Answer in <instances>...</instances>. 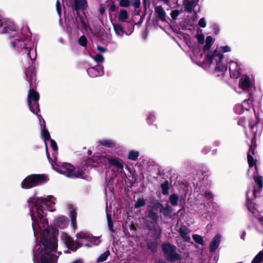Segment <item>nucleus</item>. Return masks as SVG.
<instances>
[{
    "label": "nucleus",
    "instance_id": "obj_1",
    "mask_svg": "<svg viewBox=\"0 0 263 263\" xmlns=\"http://www.w3.org/2000/svg\"><path fill=\"white\" fill-rule=\"evenodd\" d=\"M56 198L52 195L39 197L35 195L27 200L34 236L39 244L33 256L34 263H57L54 253L58 247V231L48 224L47 211L55 210Z\"/></svg>",
    "mask_w": 263,
    "mask_h": 263
},
{
    "label": "nucleus",
    "instance_id": "obj_2",
    "mask_svg": "<svg viewBox=\"0 0 263 263\" xmlns=\"http://www.w3.org/2000/svg\"><path fill=\"white\" fill-rule=\"evenodd\" d=\"M0 33L8 34L11 49L21 54H26L32 63L36 57V48L31 37V33L26 29L20 32L15 24L0 15Z\"/></svg>",
    "mask_w": 263,
    "mask_h": 263
},
{
    "label": "nucleus",
    "instance_id": "obj_3",
    "mask_svg": "<svg viewBox=\"0 0 263 263\" xmlns=\"http://www.w3.org/2000/svg\"><path fill=\"white\" fill-rule=\"evenodd\" d=\"M26 80L29 83L30 89L28 95V103L30 111L34 114H36L40 120L41 126V135L44 140L45 145H46L47 140H49L50 136L48 130L46 128L45 121L42 118L40 115L38 114L40 111L39 100L40 98L39 94L34 90L36 87V78L35 68L31 65L29 66L25 72Z\"/></svg>",
    "mask_w": 263,
    "mask_h": 263
},
{
    "label": "nucleus",
    "instance_id": "obj_4",
    "mask_svg": "<svg viewBox=\"0 0 263 263\" xmlns=\"http://www.w3.org/2000/svg\"><path fill=\"white\" fill-rule=\"evenodd\" d=\"M254 179L256 186L250 185L246 192V206L249 212V215L252 217V226H248L249 229L254 228L257 232L263 233V217L261 215L253 202V200L257 197L263 187V178L259 175H254Z\"/></svg>",
    "mask_w": 263,
    "mask_h": 263
},
{
    "label": "nucleus",
    "instance_id": "obj_5",
    "mask_svg": "<svg viewBox=\"0 0 263 263\" xmlns=\"http://www.w3.org/2000/svg\"><path fill=\"white\" fill-rule=\"evenodd\" d=\"M230 50V47L228 46H221L213 52H209L204 61L198 64L214 76L222 77L227 70V66L223 61V53Z\"/></svg>",
    "mask_w": 263,
    "mask_h": 263
},
{
    "label": "nucleus",
    "instance_id": "obj_6",
    "mask_svg": "<svg viewBox=\"0 0 263 263\" xmlns=\"http://www.w3.org/2000/svg\"><path fill=\"white\" fill-rule=\"evenodd\" d=\"M254 113L255 116L249 120V129L248 130L245 129V134L246 137L250 138L251 140V145L250 146L247 155L249 167L251 168L254 166L255 170H256V161L254 159L253 155H254L256 153L255 137L257 134L260 132L261 126L258 115L255 111Z\"/></svg>",
    "mask_w": 263,
    "mask_h": 263
},
{
    "label": "nucleus",
    "instance_id": "obj_7",
    "mask_svg": "<svg viewBox=\"0 0 263 263\" xmlns=\"http://www.w3.org/2000/svg\"><path fill=\"white\" fill-rule=\"evenodd\" d=\"M50 163L54 170L68 177L81 178L83 179H85L86 177V172L80 168L76 169L70 163H62L61 164H58L57 161L52 162Z\"/></svg>",
    "mask_w": 263,
    "mask_h": 263
},
{
    "label": "nucleus",
    "instance_id": "obj_8",
    "mask_svg": "<svg viewBox=\"0 0 263 263\" xmlns=\"http://www.w3.org/2000/svg\"><path fill=\"white\" fill-rule=\"evenodd\" d=\"M105 156H100L96 160L98 161L99 166L102 169H106L109 166H112L117 169V170L122 173L124 171V164L123 160L118 157L114 156L113 152Z\"/></svg>",
    "mask_w": 263,
    "mask_h": 263
},
{
    "label": "nucleus",
    "instance_id": "obj_9",
    "mask_svg": "<svg viewBox=\"0 0 263 263\" xmlns=\"http://www.w3.org/2000/svg\"><path fill=\"white\" fill-rule=\"evenodd\" d=\"M49 180L47 175L44 174H32L28 176L21 183V187L28 189L46 183Z\"/></svg>",
    "mask_w": 263,
    "mask_h": 263
},
{
    "label": "nucleus",
    "instance_id": "obj_10",
    "mask_svg": "<svg viewBox=\"0 0 263 263\" xmlns=\"http://www.w3.org/2000/svg\"><path fill=\"white\" fill-rule=\"evenodd\" d=\"M162 250L165 258L171 262H175L181 258V256L176 252V247L170 243H164L162 245Z\"/></svg>",
    "mask_w": 263,
    "mask_h": 263
},
{
    "label": "nucleus",
    "instance_id": "obj_11",
    "mask_svg": "<svg viewBox=\"0 0 263 263\" xmlns=\"http://www.w3.org/2000/svg\"><path fill=\"white\" fill-rule=\"evenodd\" d=\"M239 87L243 92H247L249 96L252 95L255 90V87L250 77L247 75L242 76L240 79Z\"/></svg>",
    "mask_w": 263,
    "mask_h": 263
},
{
    "label": "nucleus",
    "instance_id": "obj_12",
    "mask_svg": "<svg viewBox=\"0 0 263 263\" xmlns=\"http://www.w3.org/2000/svg\"><path fill=\"white\" fill-rule=\"evenodd\" d=\"M253 98L252 95L249 96L248 99L245 100L241 104L237 105L235 107V111L236 114H241L245 111L249 110L253 106Z\"/></svg>",
    "mask_w": 263,
    "mask_h": 263
},
{
    "label": "nucleus",
    "instance_id": "obj_13",
    "mask_svg": "<svg viewBox=\"0 0 263 263\" xmlns=\"http://www.w3.org/2000/svg\"><path fill=\"white\" fill-rule=\"evenodd\" d=\"M61 238L65 245L72 251H76L78 248L81 246L79 243L75 242L71 237L64 232L62 233Z\"/></svg>",
    "mask_w": 263,
    "mask_h": 263
},
{
    "label": "nucleus",
    "instance_id": "obj_14",
    "mask_svg": "<svg viewBox=\"0 0 263 263\" xmlns=\"http://www.w3.org/2000/svg\"><path fill=\"white\" fill-rule=\"evenodd\" d=\"M50 146L51 147L53 152L52 153V157H50L49 153L48 152L47 144L46 145V153L47 158L50 163L57 161L58 157V147L57 143L53 139H50Z\"/></svg>",
    "mask_w": 263,
    "mask_h": 263
},
{
    "label": "nucleus",
    "instance_id": "obj_15",
    "mask_svg": "<svg viewBox=\"0 0 263 263\" xmlns=\"http://www.w3.org/2000/svg\"><path fill=\"white\" fill-rule=\"evenodd\" d=\"M70 6L73 11L83 10L87 8L86 0H69Z\"/></svg>",
    "mask_w": 263,
    "mask_h": 263
},
{
    "label": "nucleus",
    "instance_id": "obj_16",
    "mask_svg": "<svg viewBox=\"0 0 263 263\" xmlns=\"http://www.w3.org/2000/svg\"><path fill=\"white\" fill-rule=\"evenodd\" d=\"M229 71L232 78H237L240 74V67L237 62L230 61L229 62Z\"/></svg>",
    "mask_w": 263,
    "mask_h": 263
},
{
    "label": "nucleus",
    "instance_id": "obj_17",
    "mask_svg": "<svg viewBox=\"0 0 263 263\" xmlns=\"http://www.w3.org/2000/svg\"><path fill=\"white\" fill-rule=\"evenodd\" d=\"M88 74L92 78L101 76L103 74V68L101 65H97L89 68L87 70Z\"/></svg>",
    "mask_w": 263,
    "mask_h": 263
},
{
    "label": "nucleus",
    "instance_id": "obj_18",
    "mask_svg": "<svg viewBox=\"0 0 263 263\" xmlns=\"http://www.w3.org/2000/svg\"><path fill=\"white\" fill-rule=\"evenodd\" d=\"M54 225L60 229H64L68 226V220L66 217L60 216L54 220Z\"/></svg>",
    "mask_w": 263,
    "mask_h": 263
},
{
    "label": "nucleus",
    "instance_id": "obj_19",
    "mask_svg": "<svg viewBox=\"0 0 263 263\" xmlns=\"http://www.w3.org/2000/svg\"><path fill=\"white\" fill-rule=\"evenodd\" d=\"M180 236L184 241L189 242L191 240L190 230L185 226H181L179 229Z\"/></svg>",
    "mask_w": 263,
    "mask_h": 263
},
{
    "label": "nucleus",
    "instance_id": "obj_20",
    "mask_svg": "<svg viewBox=\"0 0 263 263\" xmlns=\"http://www.w3.org/2000/svg\"><path fill=\"white\" fill-rule=\"evenodd\" d=\"M199 1V0H184L183 1V5L184 6L185 11L189 13L192 12Z\"/></svg>",
    "mask_w": 263,
    "mask_h": 263
},
{
    "label": "nucleus",
    "instance_id": "obj_21",
    "mask_svg": "<svg viewBox=\"0 0 263 263\" xmlns=\"http://www.w3.org/2000/svg\"><path fill=\"white\" fill-rule=\"evenodd\" d=\"M221 241V236L219 234L216 235L212 239L210 246L209 250L211 252H214L219 247Z\"/></svg>",
    "mask_w": 263,
    "mask_h": 263
},
{
    "label": "nucleus",
    "instance_id": "obj_22",
    "mask_svg": "<svg viewBox=\"0 0 263 263\" xmlns=\"http://www.w3.org/2000/svg\"><path fill=\"white\" fill-rule=\"evenodd\" d=\"M98 143L99 145L108 148H116L117 146L116 142L111 139H100Z\"/></svg>",
    "mask_w": 263,
    "mask_h": 263
},
{
    "label": "nucleus",
    "instance_id": "obj_23",
    "mask_svg": "<svg viewBox=\"0 0 263 263\" xmlns=\"http://www.w3.org/2000/svg\"><path fill=\"white\" fill-rule=\"evenodd\" d=\"M156 119L157 113L155 111H151L146 114L145 120L148 125H155L157 126L156 124H154Z\"/></svg>",
    "mask_w": 263,
    "mask_h": 263
},
{
    "label": "nucleus",
    "instance_id": "obj_24",
    "mask_svg": "<svg viewBox=\"0 0 263 263\" xmlns=\"http://www.w3.org/2000/svg\"><path fill=\"white\" fill-rule=\"evenodd\" d=\"M114 31L116 35L118 37H122L124 34L129 35V34L125 33L122 26L119 23H112Z\"/></svg>",
    "mask_w": 263,
    "mask_h": 263
},
{
    "label": "nucleus",
    "instance_id": "obj_25",
    "mask_svg": "<svg viewBox=\"0 0 263 263\" xmlns=\"http://www.w3.org/2000/svg\"><path fill=\"white\" fill-rule=\"evenodd\" d=\"M77 238L78 240H86L88 242L89 239H93L96 240H97V242L96 243H100V240L99 239V237H93L89 236L87 233H84V232H80L77 234Z\"/></svg>",
    "mask_w": 263,
    "mask_h": 263
},
{
    "label": "nucleus",
    "instance_id": "obj_26",
    "mask_svg": "<svg viewBox=\"0 0 263 263\" xmlns=\"http://www.w3.org/2000/svg\"><path fill=\"white\" fill-rule=\"evenodd\" d=\"M157 17L162 22L166 21V13L162 6H156L155 8Z\"/></svg>",
    "mask_w": 263,
    "mask_h": 263
},
{
    "label": "nucleus",
    "instance_id": "obj_27",
    "mask_svg": "<svg viewBox=\"0 0 263 263\" xmlns=\"http://www.w3.org/2000/svg\"><path fill=\"white\" fill-rule=\"evenodd\" d=\"M79 20L80 21V23L76 24L77 29H79L81 28V29L87 31L90 29V27L86 20L83 16H80Z\"/></svg>",
    "mask_w": 263,
    "mask_h": 263
},
{
    "label": "nucleus",
    "instance_id": "obj_28",
    "mask_svg": "<svg viewBox=\"0 0 263 263\" xmlns=\"http://www.w3.org/2000/svg\"><path fill=\"white\" fill-rule=\"evenodd\" d=\"M148 227L149 230L154 231L153 237L155 239H157L160 237L162 231L161 229L158 226H156L155 224H153V227L148 226Z\"/></svg>",
    "mask_w": 263,
    "mask_h": 263
},
{
    "label": "nucleus",
    "instance_id": "obj_29",
    "mask_svg": "<svg viewBox=\"0 0 263 263\" xmlns=\"http://www.w3.org/2000/svg\"><path fill=\"white\" fill-rule=\"evenodd\" d=\"M70 217L71 219V225L73 230H76L77 228V213L74 209H71L70 211Z\"/></svg>",
    "mask_w": 263,
    "mask_h": 263
},
{
    "label": "nucleus",
    "instance_id": "obj_30",
    "mask_svg": "<svg viewBox=\"0 0 263 263\" xmlns=\"http://www.w3.org/2000/svg\"><path fill=\"white\" fill-rule=\"evenodd\" d=\"M140 155V153L138 151L130 150L127 154V158L131 161H136L138 159Z\"/></svg>",
    "mask_w": 263,
    "mask_h": 263
},
{
    "label": "nucleus",
    "instance_id": "obj_31",
    "mask_svg": "<svg viewBox=\"0 0 263 263\" xmlns=\"http://www.w3.org/2000/svg\"><path fill=\"white\" fill-rule=\"evenodd\" d=\"M128 17V15L126 10L122 9L121 10L118 15V19L119 21L122 22H126Z\"/></svg>",
    "mask_w": 263,
    "mask_h": 263
},
{
    "label": "nucleus",
    "instance_id": "obj_32",
    "mask_svg": "<svg viewBox=\"0 0 263 263\" xmlns=\"http://www.w3.org/2000/svg\"><path fill=\"white\" fill-rule=\"evenodd\" d=\"M172 212V208L168 205H167L165 208H163L162 206L160 209V212L165 216H171Z\"/></svg>",
    "mask_w": 263,
    "mask_h": 263
},
{
    "label": "nucleus",
    "instance_id": "obj_33",
    "mask_svg": "<svg viewBox=\"0 0 263 263\" xmlns=\"http://www.w3.org/2000/svg\"><path fill=\"white\" fill-rule=\"evenodd\" d=\"M198 212L202 216H204L209 212L208 207L205 204H200L198 207Z\"/></svg>",
    "mask_w": 263,
    "mask_h": 263
},
{
    "label": "nucleus",
    "instance_id": "obj_34",
    "mask_svg": "<svg viewBox=\"0 0 263 263\" xmlns=\"http://www.w3.org/2000/svg\"><path fill=\"white\" fill-rule=\"evenodd\" d=\"M251 263H263V251H260L255 256Z\"/></svg>",
    "mask_w": 263,
    "mask_h": 263
},
{
    "label": "nucleus",
    "instance_id": "obj_35",
    "mask_svg": "<svg viewBox=\"0 0 263 263\" xmlns=\"http://www.w3.org/2000/svg\"><path fill=\"white\" fill-rule=\"evenodd\" d=\"M147 217L152 219L155 223H157V221L158 220V215L157 213L155 212L153 210H149L148 211Z\"/></svg>",
    "mask_w": 263,
    "mask_h": 263
},
{
    "label": "nucleus",
    "instance_id": "obj_36",
    "mask_svg": "<svg viewBox=\"0 0 263 263\" xmlns=\"http://www.w3.org/2000/svg\"><path fill=\"white\" fill-rule=\"evenodd\" d=\"M146 204L145 200L143 198H139L134 204V207L135 209H138L141 207L144 206Z\"/></svg>",
    "mask_w": 263,
    "mask_h": 263
},
{
    "label": "nucleus",
    "instance_id": "obj_37",
    "mask_svg": "<svg viewBox=\"0 0 263 263\" xmlns=\"http://www.w3.org/2000/svg\"><path fill=\"white\" fill-rule=\"evenodd\" d=\"M178 196L175 194L171 195L169 198L170 202L173 206H176L178 205Z\"/></svg>",
    "mask_w": 263,
    "mask_h": 263
},
{
    "label": "nucleus",
    "instance_id": "obj_38",
    "mask_svg": "<svg viewBox=\"0 0 263 263\" xmlns=\"http://www.w3.org/2000/svg\"><path fill=\"white\" fill-rule=\"evenodd\" d=\"M212 37L211 36H207L205 40V45L203 47L204 50H209L212 46Z\"/></svg>",
    "mask_w": 263,
    "mask_h": 263
},
{
    "label": "nucleus",
    "instance_id": "obj_39",
    "mask_svg": "<svg viewBox=\"0 0 263 263\" xmlns=\"http://www.w3.org/2000/svg\"><path fill=\"white\" fill-rule=\"evenodd\" d=\"M110 255V252L109 250H106L103 253L100 255V256L98 258L97 261L99 262H103L106 260Z\"/></svg>",
    "mask_w": 263,
    "mask_h": 263
},
{
    "label": "nucleus",
    "instance_id": "obj_40",
    "mask_svg": "<svg viewBox=\"0 0 263 263\" xmlns=\"http://www.w3.org/2000/svg\"><path fill=\"white\" fill-rule=\"evenodd\" d=\"M146 246L147 248L151 250L153 252H155L157 251L158 245L155 241L148 242Z\"/></svg>",
    "mask_w": 263,
    "mask_h": 263
},
{
    "label": "nucleus",
    "instance_id": "obj_41",
    "mask_svg": "<svg viewBox=\"0 0 263 263\" xmlns=\"http://www.w3.org/2000/svg\"><path fill=\"white\" fill-rule=\"evenodd\" d=\"M161 187L162 189V193L164 195H166L168 194V183L166 181L161 184Z\"/></svg>",
    "mask_w": 263,
    "mask_h": 263
},
{
    "label": "nucleus",
    "instance_id": "obj_42",
    "mask_svg": "<svg viewBox=\"0 0 263 263\" xmlns=\"http://www.w3.org/2000/svg\"><path fill=\"white\" fill-rule=\"evenodd\" d=\"M193 240L199 245H203L204 241L203 237L198 234H194L192 236Z\"/></svg>",
    "mask_w": 263,
    "mask_h": 263
},
{
    "label": "nucleus",
    "instance_id": "obj_43",
    "mask_svg": "<svg viewBox=\"0 0 263 263\" xmlns=\"http://www.w3.org/2000/svg\"><path fill=\"white\" fill-rule=\"evenodd\" d=\"M106 213H106L107 219V222H108V226L110 232H114V230L113 229L114 224H113V223L111 220V214H108L107 212H106Z\"/></svg>",
    "mask_w": 263,
    "mask_h": 263
},
{
    "label": "nucleus",
    "instance_id": "obj_44",
    "mask_svg": "<svg viewBox=\"0 0 263 263\" xmlns=\"http://www.w3.org/2000/svg\"><path fill=\"white\" fill-rule=\"evenodd\" d=\"M78 42L80 45L85 47L87 43V39L85 36L82 35L78 39Z\"/></svg>",
    "mask_w": 263,
    "mask_h": 263
},
{
    "label": "nucleus",
    "instance_id": "obj_45",
    "mask_svg": "<svg viewBox=\"0 0 263 263\" xmlns=\"http://www.w3.org/2000/svg\"><path fill=\"white\" fill-rule=\"evenodd\" d=\"M91 58L98 63H102L104 61V58L100 54H97L95 56H92Z\"/></svg>",
    "mask_w": 263,
    "mask_h": 263
},
{
    "label": "nucleus",
    "instance_id": "obj_46",
    "mask_svg": "<svg viewBox=\"0 0 263 263\" xmlns=\"http://www.w3.org/2000/svg\"><path fill=\"white\" fill-rule=\"evenodd\" d=\"M162 204H161L158 201H156L154 202L152 206V208L151 210H157L158 209H160L162 208Z\"/></svg>",
    "mask_w": 263,
    "mask_h": 263
},
{
    "label": "nucleus",
    "instance_id": "obj_47",
    "mask_svg": "<svg viewBox=\"0 0 263 263\" xmlns=\"http://www.w3.org/2000/svg\"><path fill=\"white\" fill-rule=\"evenodd\" d=\"M181 13V11L177 10H174L172 11L171 13V16L173 20H176L178 16V15Z\"/></svg>",
    "mask_w": 263,
    "mask_h": 263
},
{
    "label": "nucleus",
    "instance_id": "obj_48",
    "mask_svg": "<svg viewBox=\"0 0 263 263\" xmlns=\"http://www.w3.org/2000/svg\"><path fill=\"white\" fill-rule=\"evenodd\" d=\"M56 9L58 13V15L60 17H61L62 14V8L61 5L59 0H57L56 3Z\"/></svg>",
    "mask_w": 263,
    "mask_h": 263
},
{
    "label": "nucleus",
    "instance_id": "obj_49",
    "mask_svg": "<svg viewBox=\"0 0 263 263\" xmlns=\"http://www.w3.org/2000/svg\"><path fill=\"white\" fill-rule=\"evenodd\" d=\"M198 42L200 44H203L204 42V35L202 33L198 34L196 36Z\"/></svg>",
    "mask_w": 263,
    "mask_h": 263
},
{
    "label": "nucleus",
    "instance_id": "obj_50",
    "mask_svg": "<svg viewBox=\"0 0 263 263\" xmlns=\"http://www.w3.org/2000/svg\"><path fill=\"white\" fill-rule=\"evenodd\" d=\"M198 25L202 28H204L206 27V22L205 19L204 17H202L199 20L198 22Z\"/></svg>",
    "mask_w": 263,
    "mask_h": 263
},
{
    "label": "nucleus",
    "instance_id": "obj_51",
    "mask_svg": "<svg viewBox=\"0 0 263 263\" xmlns=\"http://www.w3.org/2000/svg\"><path fill=\"white\" fill-rule=\"evenodd\" d=\"M96 242H97V240H96L93 239H89L88 242L87 243L85 244L84 245L85 246H88V247H91L92 245H98L99 243H96Z\"/></svg>",
    "mask_w": 263,
    "mask_h": 263
},
{
    "label": "nucleus",
    "instance_id": "obj_52",
    "mask_svg": "<svg viewBox=\"0 0 263 263\" xmlns=\"http://www.w3.org/2000/svg\"><path fill=\"white\" fill-rule=\"evenodd\" d=\"M129 5L128 0H121L120 2V6L121 7H126Z\"/></svg>",
    "mask_w": 263,
    "mask_h": 263
},
{
    "label": "nucleus",
    "instance_id": "obj_53",
    "mask_svg": "<svg viewBox=\"0 0 263 263\" xmlns=\"http://www.w3.org/2000/svg\"><path fill=\"white\" fill-rule=\"evenodd\" d=\"M204 196H205V198L208 199H210L212 198V197H213L212 194L211 193V192H210L209 191H206L204 193Z\"/></svg>",
    "mask_w": 263,
    "mask_h": 263
},
{
    "label": "nucleus",
    "instance_id": "obj_54",
    "mask_svg": "<svg viewBox=\"0 0 263 263\" xmlns=\"http://www.w3.org/2000/svg\"><path fill=\"white\" fill-rule=\"evenodd\" d=\"M210 151V147L209 146H204L202 149V153L204 154H208Z\"/></svg>",
    "mask_w": 263,
    "mask_h": 263
},
{
    "label": "nucleus",
    "instance_id": "obj_55",
    "mask_svg": "<svg viewBox=\"0 0 263 263\" xmlns=\"http://www.w3.org/2000/svg\"><path fill=\"white\" fill-rule=\"evenodd\" d=\"M246 232L245 230H242L241 232H240V238L245 241V239H246Z\"/></svg>",
    "mask_w": 263,
    "mask_h": 263
},
{
    "label": "nucleus",
    "instance_id": "obj_56",
    "mask_svg": "<svg viewBox=\"0 0 263 263\" xmlns=\"http://www.w3.org/2000/svg\"><path fill=\"white\" fill-rule=\"evenodd\" d=\"M213 29H214V30L215 31V33L216 34H217L218 33V32H219V27H218V25H214L213 26Z\"/></svg>",
    "mask_w": 263,
    "mask_h": 263
},
{
    "label": "nucleus",
    "instance_id": "obj_57",
    "mask_svg": "<svg viewBox=\"0 0 263 263\" xmlns=\"http://www.w3.org/2000/svg\"><path fill=\"white\" fill-rule=\"evenodd\" d=\"M140 6V2L139 1H136L135 2L133 6L135 9L138 8Z\"/></svg>",
    "mask_w": 263,
    "mask_h": 263
},
{
    "label": "nucleus",
    "instance_id": "obj_58",
    "mask_svg": "<svg viewBox=\"0 0 263 263\" xmlns=\"http://www.w3.org/2000/svg\"><path fill=\"white\" fill-rule=\"evenodd\" d=\"M98 49L99 51H100L101 52H104L106 51L105 48H104V47H101V46H98Z\"/></svg>",
    "mask_w": 263,
    "mask_h": 263
},
{
    "label": "nucleus",
    "instance_id": "obj_59",
    "mask_svg": "<svg viewBox=\"0 0 263 263\" xmlns=\"http://www.w3.org/2000/svg\"><path fill=\"white\" fill-rule=\"evenodd\" d=\"M245 119L243 118H241L239 119V120L238 122V124L239 125H242V123L244 122Z\"/></svg>",
    "mask_w": 263,
    "mask_h": 263
},
{
    "label": "nucleus",
    "instance_id": "obj_60",
    "mask_svg": "<svg viewBox=\"0 0 263 263\" xmlns=\"http://www.w3.org/2000/svg\"><path fill=\"white\" fill-rule=\"evenodd\" d=\"M72 263H82V262L80 259H78V260L74 261Z\"/></svg>",
    "mask_w": 263,
    "mask_h": 263
},
{
    "label": "nucleus",
    "instance_id": "obj_61",
    "mask_svg": "<svg viewBox=\"0 0 263 263\" xmlns=\"http://www.w3.org/2000/svg\"><path fill=\"white\" fill-rule=\"evenodd\" d=\"M217 150L216 149H213V150L212 151V154L213 155H214L216 154V153H217Z\"/></svg>",
    "mask_w": 263,
    "mask_h": 263
},
{
    "label": "nucleus",
    "instance_id": "obj_62",
    "mask_svg": "<svg viewBox=\"0 0 263 263\" xmlns=\"http://www.w3.org/2000/svg\"><path fill=\"white\" fill-rule=\"evenodd\" d=\"M143 39L144 40H146L147 39V34H143Z\"/></svg>",
    "mask_w": 263,
    "mask_h": 263
},
{
    "label": "nucleus",
    "instance_id": "obj_63",
    "mask_svg": "<svg viewBox=\"0 0 263 263\" xmlns=\"http://www.w3.org/2000/svg\"><path fill=\"white\" fill-rule=\"evenodd\" d=\"M111 9L112 10V11H115V6L112 5L111 6Z\"/></svg>",
    "mask_w": 263,
    "mask_h": 263
},
{
    "label": "nucleus",
    "instance_id": "obj_64",
    "mask_svg": "<svg viewBox=\"0 0 263 263\" xmlns=\"http://www.w3.org/2000/svg\"><path fill=\"white\" fill-rule=\"evenodd\" d=\"M162 1H163L164 3L165 4H168V2H169V0H162Z\"/></svg>",
    "mask_w": 263,
    "mask_h": 263
}]
</instances>
